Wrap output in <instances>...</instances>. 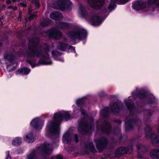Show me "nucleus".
Instances as JSON below:
<instances>
[{
  "label": "nucleus",
  "mask_w": 159,
  "mask_h": 159,
  "mask_svg": "<svg viewBox=\"0 0 159 159\" xmlns=\"http://www.w3.org/2000/svg\"><path fill=\"white\" fill-rule=\"evenodd\" d=\"M70 117L69 113L64 111H60L55 113L53 121L49 122L48 124L46 129V134L58 133L60 131L59 123L64 118L66 121L68 120Z\"/></svg>",
  "instance_id": "nucleus-1"
},
{
  "label": "nucleus",
  "mask_w": 159,
  "mask_h": 159,
  "mask_svg": "<svg viewBox=\"0 0 159 159\" xmlns=\"http://www.w3.org/2000/svg\"><path fill=\"white\" fill-rule=\"evenodd\" d=\"M49 46L47 47L46 49H44L43 51L41 52L36 48L30 49L28 52L27 56L29 57H39L40 59L39 62L41 64L51 65L52 64V62L49 59Z\"/></svg>",
  "instance_id": "nucleus-2"
},
{
  "label": "nucleus",
  "mask_w": 159,
  "mask_h": 159,
  "mask_svg": "<svg viewBox=\"0 0 159 159\" xmlns=\"http://www.w3.org/2000/svg\"><path fill=\"white\" fill-rule=\"evenodd\" d=\"M68 35L73 39H82L85 38L87 36L86 31L82 29L76 30L70 32Z\"/></svg>",
  "instance_id": "nucleus-3"
},
{
  "label": "nucleus",
  "mask_w": 159,
  "mask_h": 159,
  "mask_svg": "<svg viewBox=\"0 0 159 159\" xmlns=\"http://www.w3.org/2000/svg\"><path fill=\"white\" fill-rule=\"evenodd\" d=\"M104 0H88L89 5L94 9L100 8L103 4Z\"/></svg>",
  "instance_id": "nucleus-4"
},
{
  "label": "nucleus",
  "mask_w": 159,
  "mask_h": 159,
  "mask_svg": "<svg viewBox=\"0 0 159 159\" xmlns=\"http://www.w3.org/2000/svg\"><path fill=\"white\" fill-rule=\"evenodd\" d=\"M4 60L6 64L7 65V69L8 71L11 70V66L13 65L15 63L14 57L11 54H7L4 57Z\"/></svg>",
  "instance_id": "nucleus-5"
},
{
  "label": "nucleus",
  "mask_w": 159,
  "mask_h": 159,
  "mask_svg": "<svg viewBox=\"0 0 159 159\" xmlns=\"http://www.w3.org/2000/svg\"><path fill=\"white\" fill-rule=\"evenodd\" d=\"M30 124L32 127L39 129L42 128L43 125V122L39 118H36L31 121Z\"/></svg>",
  "instance_id": "nucleus-6"
},
{
  "label": "nucleus",
  "mask_w": 159,
  "mask_h": 159,
  "mask_svg": "<svg viewBox=\"0 0 159 159\" xmlns=\"http://www.w3.org/2000/svg\"><path fill=\"white\" fill-rule=\"evenodd\" d=\"M47 34L49 37L56 39H60L61 36V32L54 29L48 31Z\"/></svg>",
  "instance_id": "nucleus-7"
},
{
  "label": "nucleus",
  "mask_w": 159,
  "mask_h": 159,
  "mask_svg": "<svg viewBox=\"0 0 159 159\" xmlns=\"http://www.w3.org/2000/svg\"><path fill=\"white\" fill-rule=\"evenodd\" d=\"M90 22L91 24L95 26H98L101 23V18L97 15H92L90 19Z\"/></svg>",
  "instance_id": "nucleus-8"
},
{
  "label": "nucleus",
  "mask_w": 159,
  "mask_h": 159,
  "mask_svg": "<svg viewBox=\"0 0 159 159\" xmlns=\"http://www.w3.org/2000/svg\"><path fill=\"white\" fill-rule=\"evenodd\" d=\"M146 6L145 2L143 1H139L135 2L132 6V8L139 11L145 8Z\"/></svg>",
  "instance_id": "nucleus-9"
},
{
  "label": "nucleus",
  "mask_w": 159,
  "mask_h": 159,
  "mask_svg": "<svg viewBox=\"0 0 159 159\" xmlns=\"http://www.w3.org/2000/svg\"><path fill=\"white\" fill-rule=\"evenodd\" d=\"M129 0H110V3L108 7V9L111 11L115 7V3L118 1L120 4H124L126 3Z\"/></svg>",
  "instance_id": "nucleus-10"
},
{
  "label": "nucleus",
  "mask_w": 159,
  "mask_h": 159,
  "mask_svg": "<svg viewBox=\"0 0 159 159\" xmlns=\"http://www.w3.org/2000/svg\"><path fill=\"white\" fill-rule=\"evenodd\" d=\"M122 108V105L121 102L115 103L111 107L112 112L115 114L118 113Z\"/></svg>",
  "instance_id": "nucleus-11"
},
{
  "label": "nucleus",
  "mask_w": 159,
  "mask_h": 159,
  "mask_svg": "<svg viewBox=\"0 0 159 159\" xmlns=\"http://www.w3.org/2000/svg\"><path fill=\"white\" fill-rule=\"evenodd\" d=\"M80 127L83 128V131L85 132V134H87L88 132H90L92 129V126L91 125H86L85 123L80 122L79 123Z\"/></svg>",
  "instance_id": "nucleus-12"
},
{
  "label": "nucleus",
  "mask_w": 159,
  "mask_h": 159,
  "mask_svg": "<svg viewBox=\"0 0 159 159\" xmlns=\"http://www.w3.org/2000/svg\"><path fill=\"white\" fill-rule=\"evenodd\" d=\"M50 18L55 20H60L63 18L62 14L59 12H53L50 14Z\"/></svg>",
  "instance_id": "nucleus-13"
},
{
  "label": "nucleus",
  "mask_w": 159,
  "mask_h": 159,
  "mask_svg": "<svg viewBox=\"0 0 159 159\" xmlns=\"http://www.w3.org/2000/svg\"><path fill=\"white\" fill-rule=\"evenodd\" d=\"M151 157L154 159L159 158V149H155L152 150L150 152Z\"/></svg>",
  "instance_id": "nucleus-14"
},
{
  "label": "nucleus",
  "mask_w": 159,
  "mask_h": 159,
  "mask_svg": "<svg viewBox=\"0 0 159 159\" xmlns=\"http://www.w3.org/2000/svg\"><path fill=\"white\" fill-rule=\"evenodd\" d=\"M30 71V70L27 68L25 67L22 69H19L16 71L17 74L27 75Z\"/></svg>",
  "instance_id": "nucleus-15"
},
{
  "label": "nucleus",
  "mask_w": 159,
  "mask_h": 159,
  "mask_svg": "<svg viewBox=\"0 0 159 159\" xmlns=\"http://www.w3.org/2000/svg\"><path fill=\"white\" fill-rule=\"evenodd\" d=\"M24 140L28 143H31L34 142V139L33 134L30 133L26 134L24 137Z\"/></svg>",
  "instance_id": "nucleus-16"
},
{
  "label": "nucleus",
  "mask_w": 159,
  "mask_h": 159,
  "mask_svg": "<svg viewBox=\"0 0 159 159\" xmlns=\"http://www.w3.org/2000/svg\"><path fill=\"white\" fill-rule=\"evenodd\" d=\"M127 148L125 147H120L116 149L115 152L116 154H121L126 153L128 152Z\"/></svg>",
  "instance_id": "nucleus-17"
},
{
  "label": "nucleus",
  "mask_w": 159,
  "mask_h": 159,
  "mask_svg": "<svg viewBox=\"0 0 159 159\" xmlns=\"http://www.w3.org/2000/svg\"><path fill=\"white\" fill-rule=\"evenodd\" d=\"M103 125L104 126L102 128V129L104 130V132L106 133H109L111 130V127L110 124L108 121H106L104 123Z\"/></svg>",
  "instance_id": "nucleus-18"
},
{
  "label": "nucleus",
  "mask_w": 159,
  "mask_h": 159,
  "mask_svg": "<svg viewBox=\"0 0 159 159\" xmlns=\"http://www.w3.org/2000/svg\"><path fill=\"white\" fill-rule=\"evenodd\" d=\"M150 138L153 144L157 145L159 144V137L158 136L153 134L151 136Z\"/></svg>",
  "instance_id": "nucleus-19"
},
{
  "label": "nucleus",
  "mask_w": 159,
  "mask_h": 159,
  "mask_svg": "<svg viewBox=\"0 0 159 159\" xmlns=\"http://www.w3.org/2000/svg\"><path fill=\"white\" fill-rule=\"evenodd\" d=\"M43 148L47 153H50L52 151V145L48 143H45L43 145Z\"/></svg>",
  "instance_id": "nucleus-20"
},
{
  "label": "nucleus",
  "mask_w": 159,
  "mask_h": 159,
  "mask_svg": "<svg viewBox=\"0 0 159 159\" xmlns=\"http://www.w3.org/2000/svg\"><path fill=\"white\" fill-rule=\"evenodd\" d=\"M148 6L156 5L159 6V0H148L147 2Z\"/></svg>",
  "instance_id": "nucleus-21"
},
{
  "label": "nucleus",
  "mask_w": 159,
  "mask_h": 159,
  "mask_svg": "<svg viewBox=\"0 0 159 159\" xmlns=\"http://www.w3.org/2000/svg\"><path fill=\"white\" fill-rule=\"evenodd\" d=\"M71 139V138L68 133H66L64 134L63 138V142L64 143H68L69 141Z\"/></svg>",
  "instance_id": "nucleus-22"
},
{
  "label": "nucleus",
  "mask_w": 159,
  "mask_h": 159,
  "mask_svg": "<svg viewBox=\"0 0 159 159\" xmlns=\"http://www.w3.org/2000/svg\"><path fill=\"white\" fill-rule=\"evenodd\" d=\"M131 97H129L128 99H126L125 101V104L128 109L133 108V105L131 102Z\"/></svg>",
  "instance_id": "nucleus-23"
},
{
  "label": "nucleus",
  "mask_w": 159,
  "mask_h": 159,
  "mask_svg": "<svg viewBox=\"0 0 159 159\" xmlns=\"http://www.w3.org/2000/svg\"><path fill=\"white\" fill-rule=\"evenodd\" d=\"M22 143L21 139L19 137L16 138L13 141L12 144L16 146H18L20 145Z\"/></svg>",
  "instance_id": "nucleus-24"
},
{
  "label": "nucleus",
  "mask_w": 159,
  "mask_h": 159,
  "mask_svg": "<svg viewBox=\"0 0 159 159\" xmlns=\"http://www.w3.org/2000/svg\"><path fill=\"white\" fill-rule=\"evenodd\" d=\"M67 47V45L65 43H58L57 44L58 48L61 51H64Z\"/></svg>",
  "instance_id": "nucleus-25"
},
{
  "label": "nucleus",
  "mask_w": 159,
  "mask_h": 159,
  "mask_svg": "<svg viewBox=\"0 0 159 159\" xmlns=\"http://www.w3.org/2000/svg\"><path fill=\"white\" fill-rule=\"evenodd\" d=\"M69 26V25L66 23H61L59 24V27L63 29L67 28Z\"/></svg>",
  "instance_id": "nucleus-26"
},
{
  "label": "nucleus",
  "mask_w": 159,
  "mask_h": 159,
  "mask_svg": "<svg viewBox=\"0 0 159 159\" xmlns=\"http://www.w3.org/2000/svg\"><path fill=\"white\" fill-rule=\"evenodd\" d=\"M85 9L84 6H82L81 7H80L79 11V13L80 14H83L85 12Z\"/></svg>",
  "instance_id": "nucleus-27"
},
{
  "label": "nucleus",
  "mask_w": 159,
  "mask_h": 159,
  "mask_svg": "<svg viewBox=\"0 0 159 159\" xmlns=\"http://www.w3.org/2000/svg\"><path fill=\"white\" fill-rule=\"evenodd\" d=\"M35 157V155L33 153H32L28 156L27 159H34Z\"/></svg>",
  "instance_id": "nucleus-28"
},
{
  "label": "nucleus",
  "mask_w": 159,
  "mask_h": 159,
  "mask_svg": "<svg viewBox=\"0 0 159 159\" xmlns=\"http://www.w3.org/2000/svg\"><path fill=\"white\" fill-rule=\"evenodd\" d=\"M88 148H89L90 151H93V144L92 143H89L88 146Z\"/></svg>",
  "instance_id": "nucleus-29"
},
{
  "label": "nucleus",
  "mask_w": 159,
  "mask_h": 159,
  "mask_svg": "<svg viewBox=\"0 0 159 159\" xmlns=\"http://www.w3.org/2000/svg\"><path fill=\"white\" fill-rule=\"evenodd\" d=\"M33 2H34V3H35V5L36 7V8L39 7L40 6V4L39 2H38V1H35L34 0L33 1Z\"/></svg>",
  "instance_id": "nucleus-30"
},
{
  "label": "nucleus",
  "mask_w": 159,
  "mask_h": 159,
  "mask_svg": "<svg viewBox=\"0 0 159 159\" xmlns=\"http://www.w3.org/2000/svg\"><path fill=\"white\" fill-rule=\"evenodd\" d=\"M69 52H75V48L74 47H71L68 50Z\"/></svg>",
  "instance_id": "nucleus-31"
},
{
  "label": "nucleus",
  "mask_w": 159,
  "mask_h": 159,
  "mask_svg": "<svg viewBox=\"0 0 159 159\" xmlns=\"http://www.w3.org/2000/svg\"><path fill=\"white\" fill-rule=\"evenodd\" d=\"M36 17V15H32L29 17V19L30 20L33 19V18H35Z\"/></svg>",
  "instance_id": "nucleus-32"
},
{
  "label": "nucleus",
  "mask_w": 159,
  "mask_h": 159,
  "mask_svg": "<svg viewBox=\"0 0 159 159\" xmlns=\"http://www.w3.org/2000/svg\"><path fill=\"white\" fill-rule=\"evenodd\" d=\"M5 8V5H0V11H2L3 9H4Z\"/></svg>",
  "instance_id": "nucleus-33"
},
{
  "label": "nucleus",
  "mask_w": 159,
  "mask_h": 159,
  "mask_svg": "<svg viewBox=\"0 0 159 159\" xmlns=\"http://www.w3.org/2000/svg\"><path fill=\"white\" fill-rule=\"evenodd\" d=\"M56 159H62V157L61 155H57L55 157Z\"/></svg>",
  "instance_id": "nucleus-34"
},
{
  "label": "nucleus",
  "mask_w": 159,
  "mask_h": 159,
  "mask_svg": "<svg viewBox=\"0 0 159 159\" xmlns=\"http://www.w3.org/2000/svg\"><path fill=\"white\" fill-rule=\"evenodd\" d=\"M9 153L8 151L7 152V154H8V155H7L6 159H11V157L9 155Z\"/></svg>",
  "instance_id": "nucleus-35"
},
{
  "label": "nucleus",
  "mask_w": 159,
  "mask_h": 159,
  "mask_svg": "<svg viewBox=\"0 0 159 159\" xmlns=\"http://www.w3.org/2000/svg\"><path fill=\"white\" fill-rule=\"evenodd\" d=\"M75 142L77 143L78 142V140L77 139V136L76 135H75Z\"/></svg>",
  "instance_id": "nucleus-36"
},
{
  "label": "nucleus",
  "mask_w": 159,
  "mask_h": 159,
  "mask_svg": "<svg viewBox=\"0 0 159 159\" xmlns=\"http://www.w3.org/2000/svg\"><path fill=\"white\" fill-rule=\"evenodd\" d=\"M20 5L22 6L23 7H26V4L25 3H20Z\"/></svg>",
  "instance_id": "nucleus-37"
},
{
  "label": "nucleus",
  "mask_w": 159,
  "mask_h": 159,
  "mask_svg": "<svg viewBox=\"0 0 159 159\" xmlns=\"http://www.w3.org/2000/svg\"><path fill=\"white\" fill-rule=\"evenodd\" d=\"M129 126V124H128V123H127V122H125V126H126V129H127Z\"/></svg>",
  "instance_id": "nucleus-38"
},
{
  "label": "nucleus",
  "mask_w": 159,
  "mask_h": 159,
  "mask_svg": "<svg viewBox=\"0 0 159 159\" xmlns=\"http://www.w3.org/2000/svg\"><path fill=\"white\" fill-rule=\"evenodd\" d=\"M6 3L7 4H10L11 3V1L10 0H8L6 1Z\"/></svg>",
  "instance_id": "nucleus-39"
},
{
  "label": "nucleus",
  "mask_w": 159,
  "mask_h": 159,
  "mask_svg": "<svg viewBox=\"0 0 159 159\" xmlns=\"http://www.w3.org/2000/svg\"><path fill=\"white\" fill-rule=\"evenodd\" d=\"M80 111H81V112L82 114H84L85 113V111L81 109L80 110Z\"/></svg>",
  "instance_id": "nucleus-40"
},
{
  "label": "nucleus",
  "mask_w": 159,
  "mask_h": 159,
  "mask_svg": "<svg viewBox=\"0 0 159 159\" xmlns=\"http://www.w3.org/2000/svg\"><path fill=\"white\" fill-rule=\"evenodd\" d=\"M18 20L19 21H20L21 20V18L20 16L18 18Z\"/></svg>",
  "instance_id": "nucleus-41"
},
{
  "label": "nucleus",
  "mask_w": 159,
  "mask_h": 159,
  "mask_svg": "<svg viewBox=\"0 0 159 159\" xmlns=\"http://www.w3.org/2000/svg\"><path fill=\"white\" fill-rule=\"evenodd\" d=\"M57 52H55V51H53L52 52V54H53V55L54 56V53H57Z\"/></svg>",
  "instance_id": "nucleus-42"
},
{
  "label": "nucleus",
  "mask_w": 159,
  "mask_h": 159,
  "mask_svg": "<svg viewBox=\"0 0 159 159\" xmlns=\"http://www.w3.org/2000/svg\"><path fill=\"white\" fill-rule=\"evenodd\" d=\"M17 9V8L16 7H13V9H14V10H16Z\"/></svg>",
  "instance_id": "nucleus-43"
},
{
  "label": "nucleus",
  "mask_w": 159,
  "mask_h": 159,
  "mask_svg": "<svg viewBox=\"0 0 159 159\" xmlns=\"http://www.w3.org/2000/svg\"><path fill=\"white\" fill-rule=\"evenodd\" d=\"M12 1L13 2H15L16 1H18V0H12Z\"/></svg>",
  "instance_id": "nucleus-44"
},
{
  "label": "nucleus",
  "mask_w": 159,
  "mask_h": 159,
  "mask_svg": "<svg viewBox=\"0 0 159 159\" xmlns=\"http://www.w3.org/2000/svg\"><path fill=\"white\" fill-rule=\"evenodd\" d=\"M21 14V12H19V16H20V15Z\"/></svg>",
  "instance_id": "nucleus-45"
},
{
  "label": "nucleus",
  "mask_w": 159,
  "mask_h": 159,
  "mask_svg": "<svg viewBox=\"0 0 159 159\" xmlns=\"http://www.w3.org/2000/svg\"><path fill=\"white\" fill-rule=\"evenodd\" d=\"M12 7V6H10V7H9V8H11Z\"/></svg>",
  "instance_id": "nucleus-46"
},
{
  "label": "nucleus",
  "mask_w": 159,
  "mask_h": 159,
  "mask_svg": "<svg viewBox=\"0 0 159 159\" xmlns=\"http://www.w3.org/2000/svg\"><path fill=\"white\" fill-rule=\"evenodd\" d=\"M75 111H76V110H75L74 109V113H75Z\"/></svg>",
  "instance_id": "nucleus-47"
},
{
  "label": "nucleus",
  "mask_w": 159,
  "mask_h": 159,
  "mask_svg": "<svg viewBox=\"0 0 159 159\" xmlns=\"http://www.w3.org/2000/svg\"><path fill=\"white\" fill-rule=\"evenodd\" d=\"M103 142H101V145H102V144H103Z\"/></svg>",
  "instance_id": "nucleus-48"
},
{
  "label": "nucleus",
  "mask_w": 159,
  "mask_h": 159,
  "mask_svg": "<svg viewBox=\"0 0 159 159\" xmlns=\"http://www.w3.org/2000/svg\"><path fill=\"white\" fill-rule=\"evenodd\" d=\"M132 94H133V95H134V92H133V93H132Z\"/></svg>",
  "instance_id": "nucleus-49"
},
{
  "label": "nucleus",
  "mask_w": 159,
  "mask_h": 159,
  "mask_svg": "<svg viewBox=\"0 0 159 159\" xmlns=\"http://www.w3.org/2000/svg\"><path fill=\"white\" fill-rule=\"evenodd\" d=\"M78 104H79V103L77 102H76V104L78 105Z\"/></svg>",
  "instance_id": "nucleus-50"
},
{
  "label": "nucleus",
  "mask_w": 159,
  "mask_h": 159,
  "mask_svg": "<svg viewBox=\"0 0 159 159\" xmlns=\"http://www.w3.org/2000/svg\"><path fill=\"white\" fill-rule=\"evenodd\" d=\"M68 2H69V4L70 3V2L69 1H68Z\"/></svg>",
  "instance_id": "nucleus-51"
},
{
  "label": "nucleus",
  "mask_w": 159,
  "mask_h": 159,
  "mask_svg": "<svg viewBox=\"0 0 159 159\" xmlns=\"http://www.w3.org/2000/svg\"><path fill=\"white\" fill-rule=\"evenodd\" d=\"M11 70H14V69H12V68H11Z\"/></svg>",
  "instance_id": "nucleus-52"
},
{
  "label": "nucleus",
  "mask_w": 159,
  "mask_h": 159,
  "mask_svg": "<svg viewBox=\"0 0 159 159\" xmlns=\"http://www.w3.org/2000/svg\"><path fill=\"white\" fill-rule=\"evenodd\" d=\"M27 62H29V63H30V62H29L28 61H27Z\"/></svg>",
  "instance_id": "nucleus-53"
},
{
  "label": "nucleus",
  "mask_w": 159,
  "mask_h": 159,
  "mask_svg": "<svg viewBox=\"0 0 159 159\" xmlns=\"http://www.w3.org/2000/svg\"><path fill=\"white\" fill-rule=\"evenodd\" d=\"M64 1H67V0H63Z\"/></svg>",
  "instance_id": "nucleus-54"
},
{
  "label": "nucleus",
  "mask_w": 159,
  "mask_h": 159,
  "mask_svg": "<svg viewBox=\"0 0 159 159\" xmlns=\"http://www.w3.org/2000/svg\"><path fill=\"white\" fill-rule=\"evenodd\" d=\"M97 147L98 148V144H97Z\"/></svg>",
  "instance_id": "nucleus-55"
},
{
  "label": "nucleus",
  "mask_w": 159,
  "mask_h": 159,
  "mask_svg": "<svg viewBox=\"0 0 159 159\" xmlns=\"http://www.w3.org/2000/svg\"><path fill=\"white\" fill-rule=\"evenodd\" d=\"M30 8H29V10H30Z\"/></svg>",
  "instance_id": "nucleus-56"
}]
</instances>
